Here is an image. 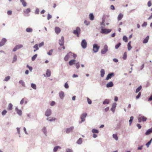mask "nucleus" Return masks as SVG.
Listing matches in <instances>:
<instances>
[{
  "instance_id": "bf43d9fd",
  "label": "nucleus",
  "mask_w": 152,
  "mask_h": 152,
  "mask_svg": "<svg viewBox=\"0 0 152 152\" xmlns=\"http://www.w3.org/2000/svg\"><path fill=\"white\" fill-rule=\"evenodd\" d=\"M7 111L6 110H4L1 113L2 115H4L7 113Z\"/></svg>"
},
{
  "instance_id": "f03ea898",
  "label": "nucleus",
  "mask_w": 152,
  "mask_h": 152,
  "mask_svg": "<svg viewBox=\"0 0 152 152\" xmlns=\"http://www.w3.org/2000/svg\"><path fill=\"white\" fill-rule=\"evenodd\" d=\"M93 51L94 53H96L98 51L100 47L97 44L95 43L93 45Z\"/></svg>"
},
{
  "instance_id": "aec40b11",
  "label": "nucleus",
  "mask_w": 152,
  "mask_h": 152,
  "mask_svg": "<svg viewBox=\"0 0 152 152\" xmlns=\"http://www.w3.org/2000/svg\"><path fill=\"white\" fill-rule=\"evenodd\" d=\"M76 61V60L74 59H72L70 61H69V64L70 66H72V65H73L75 64V62Z\"/></svg>"
},
{
  "instance_id": "0eeeda50",
  "label": "nucleus",
  "mask_w": 152,
  "mask_h": 152,
  "mask_svg": "<svg viewBox=\"0 0 152 152\" xmlns=\"http://www.w3.org/2000/svg\"><path fill=\"white\" fill-rule=\"evenodd\" d=\"M64 43V38L63 36H61V39L59 40V43L60 46H63Z\"/></svg>"
},
{
  "instance_id": "20e7f679",
  "label": "nucleus",
  "mask_w": 152,
  "mask_h": 152,
  "mask_svg": "<svg viewBox=\"0 0 152 152\" xmlns=\"http://www.w3.org/2000/svg\"><path fill=\"white\" fill-rule=\"evenodd\" d=\"M81 30L79 27H77L76 29L73 31V33L75 34H76L77 36L78 37L80 33Z\"/></svg>"
},
{
  "instance_id": "c03bdc74",
  "label": "nucleus",
  "mask_w": 152,
  "mask_h": 152,
  "mask_svg": "<svg viewBox=\"0 0 152 152\" xmlns=\"http://www.w3.org/2000/svg\"><path fill=\"white\" fill-rule=\"evenodd\" d=\"M127 54L126 52H125L124 53L122 58L123 60H125L127 58Z\"/></svg>"
},
{
  "instance_id": "39448f33",
  "label": "nucleus",
  "mask_w": 152,
  "mask_h": 152,
  "mask_svg": "<svg viewBox=\"0 0 152 152\" xmlns=\"http://www.w3.org/2000/svg\"><path fill=\"white\" fill-rule=\"evenodd\" d=\"M87 42L85 39L83 40L81 42V45L83 49H85L87 47Z\"/></svg>"
},
{
  "instance_id": "79ce46f5",
  "label": "nucleus",
  "mask_w": 152,
  "mask_h": 152,
  "mask_svg": "<svg viewBox=\"0 0 152 152\" xmlns=\"http://www.w3.org/2000/svg\"><path fill=\"white\" fill-rule=\"evenodd\" d=\"M121 45V43L120 42H118L115 46V49H117Z\"/></svg>"
},
{
  "instance_id": "37998d69",
  "label": "nucleus",
  "mask_w": 152,
  "mask_h": 152,
  "mask_svg": "<svg viewBox=\"0 0 152 152\" xmlns=\"http://www.w3.org/2000/svg\"><path fill=\"white\" fill-rule=\"evenodd\" d=\"M134 119V117L133 116H132L130 117V119L129 120V125H130L132 124V123Z\"/></svg>"
},
{
  "instance_id": "412c9836",
  "label": "nucleus",
  "mask_w": 152,
  "mask_h": 152,
  "mask_svg": "<svg viewBox=\"0 0 152 152\" xmlns=\"http://www.w3.org/2000/svg\"><path fill=\"white\" fill-rule=\"evenodd\" d=\"M110 100L108 99H105L104 101L102 102V104H108L109 103Z\"/></svg>"
},
{
  "instance_id": "f3484780",
  "label": "nucleus",
  "mask_w": 152,
  "mask_h": 152,
  "mask_svg": "<svg viewBox=\"0 0 152 152\" xmlns=\"http://www.w3.org/2000/svg\"><path fill=\"white\" fill-rule=\"evenodd\" d=\"M61 29L59 27H56L55 28V33L58 34L61 32Z\"/></svg>"
},
{
  "instance_id": "774afa93",
  "label": "nucleus",
  "mask_w": 152,
  "mask_h": 152,
  "mask_svg": "<svg viewBox=\"0 0 152 152\" xmlns=\"http://www.w3.org/2000/svg\"><path fill=\"white\" fill-rule=\"evenodd\" d=\"M137 126L138 127L139 129H140L141 128V126L140 124H137Z\"/></svg>"
},
{
  "instance_id": "4d7b16f0",
  "label": "nucleus",
  "mask_w": 152,
  "mask_h": 152,
  "mask_svg": "<svg viewBox=\"0 0 152 152\" xmlns=\"http://www.w3.org/2000/svg\"><path fill=\"white\" fill-rule=\"evenodd\" d=\"M65 152H73V150L72 149L67 148Z\"/></svg>"
},
{
  "instance_id": "2eb2a0df",
  "label": "nucleus",
  "mask_w": 152,
  "mask_h": 152,
  "mask_svg": "<svg viewBox=\"0 0 152 152\" xmlns=\"http://www.w3.org/2000/svg\"><path fill=\"white\" fill-rule=\"evenodd\" d=\"M15 111L19 115L21 116L22 114V111L20 110H19L18 107H15Z\"/></svg>"
},
{
  "instance_id": "a211bd4d",
  "label": "nucleus",
  "mask_w": 152,
  "mask_h": 152,
  "mask_svg": "<svg viewBox=\"0 0 152 152\" xmlns=\"http://www.w3.org/2000/svg\"><path fill=\"white\" fill-rule=\"evenodd\" d=\"M152 133V127L148 129L145 133V134L146 135H148Z\"/></svg>"
},
{
  "instance_id": "e433bc0d",
  "label": "nucleus",
  "mask_w": 152,
  "mask_h": 152,
  "mask_svg": "<svg viewBox=\"0 0 152 152\" xmlns=\"http://www.w3.org/2000/svg\"><path fill=\"white\" fill-rule=\"evenodd\" d=\"M92 132L94 134V133H98L99 132V131L98 130L94 129H93L92 130Z\"/></svg>"
},
{
  "instance_id": "58836bf2",
  "label": "nucleus",
  "mask_w": 152,
  "mask_h": 152,
  "mask_svg": "<svg viewBox=\"0 0 152 152\" xmlns=\"http://www.w3.org/2000/svg\"><path fill=\"white\" fill-rule=\"evenodd\" d=\"M10 79V76H7L5 77V79L4 80V81L7 82Z\"/></svg>"
},
{
  "instance_id": "4c0bfd02",
  "label": "nucleus",
  "mask_w": 152,
  "mask_h": 152,
  "mask_svg": "<svg viewBox=\"0 0 152 152\" xmlns=\"http://www.w3.org/2000/svg\"><path fill=\"white\" fill-rule=\"evenodd\" d=\"M31 12V9L30 8H27L26 10L24 11V13L26 14H28Z\"/></svg>"
},
{
  "instance_id": "6e6d98bb",
  "label": "nucleus",
  "mask_w": 152,
  "mask_h": 152,
  "mask_svg": "<svg viewBox=\"0 0 152 152\" xmlns=\"http://www.w3.org/2000/svg\"><path fill=\"white\" fill-rule=\"evenodd\" d=\"M75 64V66L77 69H78L80 66V64L79 62H77Z\"/></svg>"
},
{
  "instance_id": "e2e57ef3",
  "label": "nucleus",
  "mask_w": 152,
  "mask_h": 152,
  "mask_svg": "<svg viewBox=\"0 0 152 152\" xmlns=\"http://www.w3.org/2000/svg\"><path fill=\"white\" fill-rule=\"evenodd\" d=\"M147 25V23L146 22H144L143 23L142 25L141 26L142 27H145Z\"/></svg>"
},
{
  "instance_id": "4be33fe9",
  "label": "nucleus",
  "mask_w": 152,
  "mask_h": 152,
  "mask_svg": "<svg viewBox=\"0 0 152 152\" xmlns=\"http://www.w3.org/2000/svg\"><path fill=\"white\" fill-rule=\"evenodd\" d=\"M26 31L27 32L30 33L32 32L33 29L32 28H30V27H28L26 29Z\"/></svg>"
},
{
  "instance_id": "72a5a7b5",
  "label": "nucleus",
  "mask_w": 152,
  "mask_h": 152,
  "mask_svg": "<svg viewBox=\"0 0 152 152\" xmlns=\"http://www.w3.org/2000/svg\"><path fill=\"white\" fill-rule=\"evenodd\" d=\"M123 40L125 42H127L128 41V37L126 36H124L123 37Z\"/></svg>"
},
{
  "instance_id": "69168bd1",
  "label": "nucleus",
  "mask_w": 152,
  "mask_h": 152,
  "mask_svg": "<svg viewBox=\"0 0 152 152\" xmlns=\"http://www.w3.org/2000/svg\"><path fill=\"white\" fill-rule=\"evenodd\" d=\"M127 48L128 50L130 51L132 48V47L131 45H127Z\"/></svg>"
},
{
  "instance_id": "393cba45",
  "label": "nucleus",
  "mask_w": 152,
  "mask_h": 152,
  "mask_svg": "<svg viewBox=\"0 0 152 152\" xmlns=\"http://www.w3.org/2000/svg\"><path fill=\"white\" fill-rule=\"evenodd\" d=\"M123 16V15L121 13L119 14L118 16V21L121 20Z\"/></svg>"
},
{
  "instance_id": "a18cd8bd",
  "label": "nucleus",
  "mask_w": 152,
  "mask_h": 152,
  "mask_svg": "<svg viewBox=\"0 0 152 152\" xmlns=\"http://www.w3.org/2000/svg\"><path fill=\"white\" fill-rule=\"evenodd\" d=\"M16 47L18 50L21 48H22L23 47V45L21 44L18 45H16Z\"/></svg>"
},
{
  "instance_id": "f8f14e48",
  "label": "nucleus",
  "mask_w": 152,
  "mask_h": 152,
  "mask_svg": "<svg viewBox=\"0 0 152 152\" xmlns=\"http://www.w3.org/2000/svg\"><path fill=\"white\" fill-rule=\"evenodd\" d=\"M71 56L70 53H69V52L67 53L64 57V60L66 61H67L69 58H70V56Z\"/></svg>"
},
{
  "instance_id": "680f3d73",
  "label": "nucleus",
  "mask_w": 152,
  "mask_h": 152,
  "mask_svg": "<svg viewBox=\"0 0 152 152\" xmlns=\"http://www.w3.org/2000/svg\"><path fill=\"white\" fill-rule=\"evenodd\" d=\"M44 43L43 42H41L39 44V47H41L44 45Z\"/></svg>"
},
{
  "instance_id": "052dcab7",
  "label": "nucleus",
  "mask_w": 152,
  "mask_h": 152,
  "mask_svg": "<svg viewBox=\"0 0 152 152\" xmlns=\"http://www.w3.org/2000/svg\"><path fill=\"white\" fill-rule=\"evenodd\" d=\"M34 13L35 14H38L39 13V8H36L35 10V12H34Z\"/></svg>"
},
{
  "instance_id": "f704fd0d",
  "label": "nucleus",
  "mask_w": 152,
  "mask_h": 152,
  "mask_svg": "<svg viewBox=\"0 0 152 152\" xmlns=\"http://www.w3.org/2000/svg\"><path fill=\"white\" fill-rule=\"evenodd\" d=\"M19 83L21 84L22 86L23 87L25 86V83L24 81L22 80H20L19 81Z\"/></svg>"
},
{
  "instance_id": "f257e3e1",
  "label": "nucleus",
  "mask_w": 152,
  "mask_h": 152,
  "mask_svg": "<svg viewBox=\"0 0 152 152\" xmlns=\"http://www.w3.org/2000/svg\"><path fill=\"white\" fill-rule=\"evenodd\" d=\"M101 31L100 32L102 34H107L111 32L112 31L111 29H107L105 28H104V26H102L101 27Z\"/></svg>"
},
{
  "instance_id": "49530a36",
  "label": "nucleus",
  "mask_w": 152,
  "mask_h": 152,
  "mask_svg": "<svg viewBox=\"0 0 152 152\" xmlns=\"http://www.w3.org/2000/svg\"><path fill=\"white\" fill-rule=\"evenodd\" d=\"M141 118L142 121L143 122L147 120V118L144 116H141Z\"/></svg>"
},
{
  "instance_id": "09e8293b",
  "label": "nucleus",
  "mask_w": 152,
  "mask_h": 152,
  "mask_svg": "<svg viewBox=\"0 0 152 152\" xmlns=\"http://www.w3.org/2000/svg\"><path fill=\"white\" fill-rule=\"evenodd\" d=\"M141 96V92H139L138 95L136 96V99H138L140 98V96Z\"/></svg>"
},
{
  "instance_id": "8fccbe9b",
  "label": "nucleus",
  "mask_w": 152,
  "mask_h": 152,
  "mask_svg": "<svg viewBox=\"0 0 152 152\" xmlns=\"http://www.w3.org/2000/svg\"><path fill=\"white\" fill-rule=\"evenodd\" d=\"M26 67L28 68L29 71L31 72L32 69L33 68L31 66H30L28 65L27 64L26 65Z\"/></svg>"
},
{
  "instance_id": "9b49d317",
  "label": "nucleus",
  "mask_w": 152,
  "mask_h": 152,
  "mask_svg": "<svg viewBox=\"0 0 152 152\" xmlns=\"http://www.w3.org/2000/svg\"><path fill=\"white\" fill-rule=\"evenodd\" d=\"M117 104L115 102L113 103L112 105V108L111 109V110L112 111L113 113L114 112L115 108Z\"/></svg>"
},
{
  "instance_id": "6e6552de",
  "label": "nucleus",
  "mask_w": 152,
  "mask_h": 152,
  "mask_svg": "<svg viewBox=\"0 0 152 152\" xmlns=\"http://www.w3.org/2000/svg\"><path fill=\"white\" fill-rule=\"evenodd\" d=\"M114 75V73L113 72H111L108 74L105 78V80H108L109 79H111Z\"/></svg>"
},
{
  "instance_id": "de8ad7c7",
  "label": "nucleus",
  "mask_w": 152,
  "mask_h": 152,
  "mask_svg": "<svg viewBox=\"0 0 152 152\" xmlns=\"http://www.w3.org/2000/svg\"><path fill=\"white\" fill-rule=\"evenodd\" d=\"M69 53H70L71 56H73L74 58L77 57V55L74 53H72L71 52H69Z\"/></svg>"
},
{
  "instance_id": "2f4dec72",
  "label": "nucleus",
  "mask_w": 152,
  "mask_h": 152,
  "mask_svg": "<svg viewBox=\"0 0 152 152\" xmlns=\"http://www.w3.org/2000/svg\"><path fill=\"white\" fill-rule=\"evenodd\" d=\"M20 2L22 3V5L24 7H26L27 4L26 2H25V0H20Z\"/></svg>"
},
{
  "instance_id": "603ef678",
  "label": "nucleus",
  "mask_w": 152,
  "mask_h": 152,
  "mask_svg": "<svg viewBox=\"0 0 152 152\" xmlns=\"http://www.w3.org/2000/svg\"><path fill=\"white\" fill-rule=\"evenodd\" d=\"M53 51V49H51L47 53V54L50 56H51L52 55V52Z\"/></svg>"
},
{
  "instance_id": "a19ab883",
  "label": "nucleus",
  "mask_w": 152,
  "mask_h": 152,
  "mask_svg": "<svg viewBox=\"0 0 152 152\" xmlns=\"http://www.w3.org/2000/svg\"><path fill=\"white\" fill-rule=\"evenodd\" d=\"M17 59V56L16 55H14V57L13 58V59L12 61V63H14L15 62H16Z\"/></svg>"
},
{
  "instance_id": "864d4df0",
  "label": "nucleus",
  "mask_w": 152,
  "mask_h": 152,
  "mask_svg": "<svg viewBox=\"0 0 152 152\" xmlns=\"http://www.w3.org/2000/svg\"><path fill=\"white\" fill-rule=\"evenodd\" d=\"M33 48L36 49V50H38L39 49V48L38 47V45L37 44H35L33 46Z\"/></svg>"
},
{
  "instance_id": "423d86ee",
  "label": "nucleus",
  "mask_w": 152,
  "mask_h": 152,
  "mask_svg": "<svg viewBox=\"0 0 152 152\" xmlns=\"http://www.w3.org/2000/svg\"><path fill=\"white\" fill-rule=\"evenodd\" d=\"M52 111L50 109H47L45 112V115L46 116L48 117L50 116L52 114Z\"/></svg>"
},
{
  "instance_id": "9d476101",
  "label": "nucleus",
  "mask_w": 152,
  "mask_h": 152,
  "mask_svg": "<svg viewBox=\"0 0 152 152\" xmlns=\"http://www.w3.org/2000/svg\"><path fill=\"white\" fill-rule=\"evenodd\" d=\"M7 41L6 38H3L0 42V47L3 46Z\"/></svg>"
},
{
  "instance_id": "c85d7f7f",
  "label": "nucleus",
  "mask_w": 152,
  "mask_h": 152,
  "mask_svg": "<svg viewBox=\"0 0 152 152\" xmlns=\"http://www.w3.org/2000/svg\"><path fill=\"white\" fill-rule=\"evenodd\" d=\"M61 147L59 146H55L54 148H53V151L54 152H56L58 148H61Z\"/></svg>"
},
{
  "instance_id": "5701e85b",
  "label": "nucleus",
  "mask_w": 152,
  "mask_h": 152,
  "mask_svg": "<svg viewBox=\"0 0 152 152\" xmlns=\"http://www.w3.org/2000/svg\"><path fill=\"white\" fill-rule=\"evenodd\" d=\"M89 17L90 19L91 20H93L94 19V16L93 13H91L89 14Z\"/></svg>"
},
{
  "instance_id": "b1692460",
  "label": "nucleus",
  "mask_w": 152,
  "mask_h": 152,
  "mask_svg": "<svg viewBox=\"0 0 152 152\" xmlns=\"http://www.w3.org/2000/svg\"><path fill=\"white\" fill-rule=\"evenodd\" d=\"M12 106L13 105L12 104H9L8 107V110H12Z\"/></svg>"
},
{
  "instance_id": "dca6fc26",
  "label": "nucleus",
  "mask_w": 152,
  "mask_h": 152,
  "mask_svg": "<svg viewBox=\"0 0 152 152\" xmlns=\"http://www.w3.org/2000/svg\"><path fill=\"white\" fill-rule=\"evenodd\" d=\"M113 83L112 81H110L107 83L106 85L107 88H111L113 86Z\"/></svg>"
},
{
  "instance_id": "c756f323",
  "label": "nucleus",
  "mask_w": 152,
  "mask_h": 152,
  "mask_svg": "<svg viewBox=\"0 0 152 152\" xmlns=\"http://www.w3.org/2000/svg\"><path fill=\"white\" fill-rule=\"evenodd\" d=\"M101 76L102 77H103L105 74L104 70L103 69H102L100 71Z\"/></svg>"
},
{
  "instance_id": "7c9ffc66",
  "label": "nucleus",
  "mask_w": 152,
  "mask_h": 152,
  "mask_svg": "<svg viewBox=\"0 0 152 152\" xmlns=\"http://www.w3.org/2000/svg\"><path fill=\"white\" fill-rule=\"evenodd\" d=\"M42 131L44 133L45 135V136H46L47 131V130H46V128L45 126H44L43 127V128L42 129Z\"/></svg>"
},
{
  "instance_id": "473e14b6",
  "label": "nucleus",
  "mask_w": 152,
  "mask_h": 152,
  "mask_svg": "<svg viewBox=\"0 0 152 152\" xmlns=\"http://www.w3.org/2000/svg\"><path fill=\"white\" fill-rule=\"evenodd\" d=\"M31 86L32 88L34 89H36V86L35 84L34 83H31Z\"/></svg>"
},
{
  "instance_id": "c9c22d12",
  "label": "nucleus",
  "mask_w": 152,
  "mask_h": 152,
  "mask_svg": "<svg viewBox=\"0 0 152 152\" xmlns=\"http://www.w3.org/2000/svg\"><path fill=\"white\" fill-rule=\"evenodd\" d=\"M113 137L116 140H117L118 139L117 135L116 134H113Z\"/></svg>"
},
{
  "instance_id": "4468645a",
  "label": "nucleus",
  "mask_w": 152,
  "mask_h": 152,
  "mask_svg": "<svg viewBox=\"0 0 152 152\" xmlns=\"http://www.w3.org/2000/svg\"><path fill=\"white\" fill-rule=\"evenodd\" d=\"M59 95L60 98L61 99H63L64 97V92L61 91L59 93Z\"/></svg>"
},
{
  "instance_id": "1a4fd4ad",
  "label": "nucleus",
  "mask_w": 152,
  "mask_h": 152,
  "mask_svg": "<svg viewBox=\"0 0 152 152\" xmlns=\"http://www.w3.org/2000/svg\"><path fill=\"white\" fill-rule=\"evenodd\" d=\"M87 113H83L81 115L80 119L82 120V122H84L85 121V118L87 115Z\"/></svg>"
},
{
  "instance_id": "cd10ccee",
  "label": "nucleus",
  "mask_w": 152,
  "mask_h": 152,
  "mask_svg": "<svg viewBox=\"0 0 152 152\" xmlns=\"http://www.w3.org/2000/svg\"><path fill=\"white\" fill-rule=\"evenodd\" d=\"M82 139L80 138L77 141L76 143L80 145L82 143Z\"/></svg>"
},
{
  "instance_id": "a878e982",
  "label": "nucleus",
  "mask_w": 152,
  "mask_h": 152,
  "mask_svg": "<svg viewBox=\"0 0 152 152\" xmlns=\"http://www.w3.org/2000/svg\"><path fill=\"white\" fill-rule=\"evenodd\" d=\"M46 75L47 77H49L51 75V72L50 70L49 69H47L46 71Z\"/></svg>"
},
{
  "instance_id": "13d9d810",
  "label": "nucleus",
  "mask_w": 152,
  "mask_h": 152,
  "mask_svg": "<svg viewBox=\"0 0 152 152\" xmlns=\"http://www.w3.org/2000/svg\"><path fill=\"white\" fill-rule=\"evenodd\" d=\"M64 88L66 89H68L69 88V85L67 83H66L64 85Z\"/></svg>"
},
{
  "instance_id": "338daca9",
  "label": "nucleus",
  "mask_w": 152,
  "mask_h": 152,
  "mask_svg": "<svg viewBox=\"0 0 152 152\" xmlns=\"http://www.w3.org/2000/svg\"><path fill=\"white\" fill-rule=\"evenodd\" d=\"M55 102L54 101H52L50 103V105L52 106H53L55 105Z\"/></svg>"
},
{
  "instance_id": "5fc2aeb1",
  "label": "nucleus",
  "mask_w": 152,
  "mask_h": 152,
  "mask_svg": "<svg viewBox=\"0 0 152 152\" xmlns=\"http://www.w3.org/2000/svg\"><path fill=\"white\" fill-rule=\"evenodd\" d=\"M52 17V15H50V14L48 13L47 15V20H48L50 19Z\"/></svg>"
},
{
  "instance_id": "ddd939ff",
  "label": "nucleus",
  "mask_w": 152,
  "mask_h": 152,
  "mask_svg": "<svg viewBox=\"0 0 152 152\" xmlns=\"http://www.w3.org/2000/svg\"><path fill=\"white\" fill-rule=\"evenodd\" d=\"M74 129L73 126H71L69 128H67L66 130V132L67 134L69 133L70 132H72Z\"/></svg>"
},
{
  "instance_id": "6ab92c4d",
  "label": "nucleus",
  "mask_w": 152,
  "mask_h": 152,
  "mask_svg": "<svg viewBox=\"0 0 152 152\" xmlns=\"http://www.w3.org/2000/svg\"><path fill=\"white\" fill-rule=\"evenodd\" d=\"M149 36H147L145 38L143 41L142 42L143 43H147L149 39Z\"/></svg>"
},
{
  "instance_id": "7ed1b4c3",
  "label": "nucleus",
  "mask_w": 152,
  "mask_h": 152,
  "mask_svg": "<svg viewBox=\"0 0 152 152\" xmlns=\"http://www.w3.org/2000/svg\"><path fill=\"white\" fill-rule=\"evenodd\" d=\"M108 46L107 45H105L103 47V49L101 51V53L102 54H105L108 51Z\"/></svg>"
},
{
  "instance_id": "3c124183",
  "label": "nucleus",
  "mask_w": 152,
  "mask_h": 152,
  "mask_svg": "<svg viewBox=\"0 0 152 152\" xmlns=\"http://www.w3.org/2000/svg\"><path fill=\"white\" fill-rule=\"evenodd\" d=\"M87 102L88 104H92V101L88 97H87Z\"/></svg>"
},
{
  "instance_id": "0e129e2a",
  "label": "nucleus",
  "mask_w": 152,
  "mask_h": 152,
  "mask_svg": "<svg viewBox=\"0 0 152 152\" xmlns=\"http://www.w3.org/2000/svg\"><path fill=\"white\" fill-rule=\"evenodd\" d=\"M84 23L87 26L88 25L90 24V22L86 20H85L84 21Z\"/></svg>"
},
{
  "instance_id": "ea45409f",
  "label": "nucleus",
  "mask_w": 152,
  "mask_h": 152,
  "mask_svg": "<svg viewBox=\"0 0 152 152\" xmlns=\"http://www.w3.org/2000/svg\"><path fill=\"white\" fill-rule=\"evenodd\" d=\"M37 56V54H35L31 58V60L32 61H35Z\"/></svg>"
},
{
  "instance_id": "bb28decb",
  "label": "nucleus",
  "mask_w": 152,
  "mask_h": 152,
  "mask_svg": "<svg viewBox=\"0 0 152 152\" xmlns=\"http://www.w3.org/2000/svg\"><path fill=\"white\" fill-rule=\"evenodd\" d=\"M142 88V86L141 85H140V86H139L138 88H137L136 91H135V93H137L138 92H139L140 91L141 89Z\"/></svg>"
}]
</instances>
